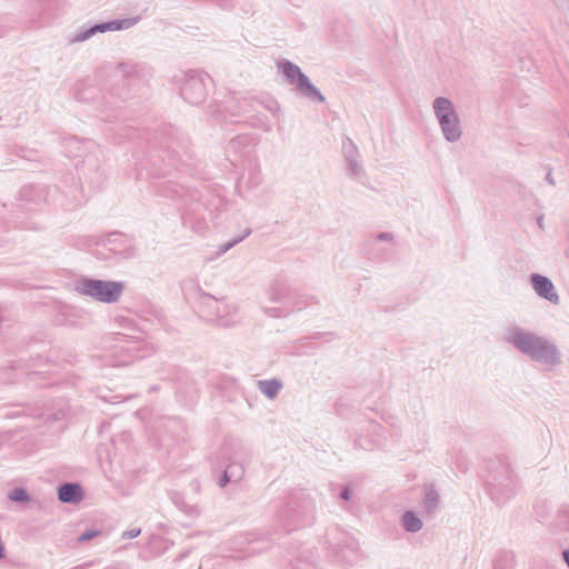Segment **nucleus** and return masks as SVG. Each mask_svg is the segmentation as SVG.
Instances as JSON below:
<instances>
[{
    "instance_id": "obj_23",
    "label": "nucleus",
    "mask_w": 569,
    "mask_h": 569,
    "mask_svg": "<svg viewBox=\"0 0 569 569\" xmlns=\"http://www.w3.org/2000/svg\"><path fill=\"white\" fill-rule=\"evenodd\" d=\"M250 233H251V229H246L241 236L236 237V238L227 241L226 243H222L218 248L217 256L218 257L222 256L223 253L229 251L231 248H233L234 246L240 243L242 240H244Z\"/></svg>"
},
{
    "instance_id": "obj_24",
    "label": "nucleus",
    "mask_w": 569,
    "mask_h": 569,
    "mask_svg": "<svg viewBox=\"0 0 569 569\" xmlns=\"http://www.w3.org/2000/svg\"><path fill=\"white\" fill-rule=\"evenodd\" d=\"M8 498L13 502H28L30 500L28 491L22 487L13 488L9 492Z\"/></svg>"
},
{
    "instance_id": "obj_18",
    "label": "nucleus",
    "mask_w": 569,
    "mask_h": 569,
    "mask_svg": "<svg viewBox=\"0 0 569 569\" xmlns=\"http://www.w3.org/2000/svg\"><path fill=\"white\" fill-rule=\"evenodd\" d=\"M515 556L510 551H501L493 559V569H513Z\"/></svg>"
},
{
    "instance_id": "obj_6",
    "label": "nucleus",
    "mask_w": 569,
    "mask_h": 569,
    "mask_svg": "<svg viewBox=\"0 0 569 569\" xmlns=\"http://www.w3.org/2000/svg\"><path fill=\"white\" fill-rule=\"evenodd\" d=\"M209 82L211 78L208 73L190 70L184 73L180 94L188 103L198 106L207 99Z\"/></svg>"
},
{
    "instance_id": "obj_5",
    "label": "nucleus",
    "mask_w": 569,
    "mask_h": 569,
    "mask_svg": "<svg viewBox=\"0 0 569 569\" xmlns=\"http://www.w3.org/2000/svg\"><path fill=\"white\" fill-rule=\"evenodd\" d=\"M277 67L284 77L286 81L289 84L295 86L301 97L308 99L311 102L322 103L326 101L325 96L301 71L298 64L283 59L277 63Z\"/></svg>"
},
{
    "instance_id": "obj_31",
    "label": "nucleus",
    "mask_w": 569,
    "mask_h": 569,
    "mask_svg": "<svg viewBox=\"0 0 569 569\" xmlns=\"http://www.w3.org/2000/svg\"><path fill=\"white\" fill-rule=\"evenodd\" d=\"M351 496H352L351 489L348 486L342 487V489L339 493V497L342 500L348 501V500H350Z\"/></svg>"
},
{
    "instance_id": "obj_36",
    "label": "nucleus",
    "mask_w": 569,
    "mask_h": 569,
    "mask_svg": "<svg viewBox=\"0 0 569 569\" xmlns=\"http://www.w3.org/2000/svg\"><path fill=\"white\" fill-rule=\"evenodd\" d=\"M174 161L176 160L170 156L168 167H172Z\"/></svg>"
},
{
    "instance_id": "obj_7",
    "label": "nucleus",
    "mask_w": 569,
    "mask_h": 569,
    "mask_svg": "<svg viewBox=\"0 0 569 569\" xmlns=\"http://www.w3.org/2000/svg\"><path fill=\"white\" fill-rule=\"evenodd\" d=\"M98 249L94 256L98 259H109L111 254L120 258H129L132 256V243L129 238L120 232H111L97 241Z\"/></svg>"
},
{
    "instance_id": "obj_2",
    "label": "nucleus",
    "mask_w": 569,
    "mask_h": 569,
    "mask_svg": "<svg viewBox=\"0 0 569 569\" xmlns=\"http://www.w3.org/2000/svg\"><path fill=\"white\" fill-rule=\"evenodd\" d=\"M489 476L486 480L491 499L499 506L508 502L518 489V480L508 462L490 461Z\"/></svg>"
},
{
    "instance_id": "obj_3",
    "label": "nucleus",
    "mask_w": 569,
    "mask_h": 569,
    "mask_svg": "<svg viewBox=\"0 0 569 569\" xmlns=\"http://www.w3.org/2000/svg\"><path fill=\"white\" fill-rule=\"evenodd\" d=\"M123 290L124 283L121 281L82 278L74 282V291L79 295L103 303L119 301Z\"/></svg>"
},
{
    "instance_id": "obj_35",
    "label": "nucleus",
    "mask_w": 569,
    "mask_h": 569,
    "mask_svg": "<svg viewBox=\"0 0 569 569\" xmlns=\"http://www.w3.org/2000/svg\"><path fill=\"white\" fill-rule=\"evenodd\" d=\"M538 226L542 229L543 228V218H538Z\"/></svg>"
},
{
    "instance_id": "obj_21",
    "label": "nucleus",
    "mask_w": 569,
    "mask_h": 569,
    "mask_svg": "<svg viewBox=\"0 0 569 569\" xmlns=\"http://www.w3.org/2000/svg\"><path fill=\"white\" fill-rule=\"evenodd\" d=\"M183 187L179 183H172L171 181L164 182L161 187V192L166 197L182 198Z\"/></svg>"
},
{
    "instance_id": "obj_19",
    "label": "nucleus",
    "mask_w": 569,
    "mask_h": 569,
    "mask_svg": "<svg viewBox=\"0 0 569 569\" xmlns=\"http://www.w3.org/2000/svg\"><path fill=\"white\" fill-rule=\"evenodd\" d=\"M302 306L299 307H266L263 312L270 318H284L288 317L295 310H301Z\"/></svg>"
},
{
    "instance_id": "obj_26",
    "label": "nucleus",
    "mask_w": 569,
    "mask_h": 569,
    "mask_svg": "<svg viewBox=\"0 0 569 569\" xmlns=\"http://www.w3.org/2000/svg\"><path fill=\"white\" fill-rule=\"evenodd\" d=\"M226 469L231 470V480L232 481L241 480V478L243 476V469L240 465L230 463Z\"/></svg>"
},
{
    "instance_id": "obj_12",
    "label": "nucleus",
    "mask_w": 569,
    "mask_h": 569,
    "mask_svg": "<svg viewBox=\"0 0 569 569\" xmlns=\"http://www.w3.org/2000/svg\"><path fill=\"white\" fill-rule=\"evenodd\" d=\"M83 497V489L77 482H63L58 487V499L63 503H79Z\"/></svg>"
},
{
    "instance_id": "obj_13",
    "label": "nucleus",
    "mask_w": 569,
    "mask_h": 569,
    "mask_svg": "<svg viewBox=\"0 0 569 569\" xmlns=\"http://www.w3.org/2000/svg\"><path fill=\"white\" fill-rule=\"evenodd\" d=\"M337 556L345 565H352L359 559L358 543L353 540L346 542L345 546L339 547Z\"/></svg>"
},
{
    "instance_id": "obj_8",
    "label": "nucleus",
    "mask_w": 569,
    "mask_h": 569,
    "mask_svg": "<svg viewBox=\"0 0 569 569\" xmlns=\"http://www.w3.org/2000/svg\"><path fill=\"white\" fill-rule=\"evenodd\" d=\"M138 22V18L114 19L106 22H98L90 27H82L70 40L69 43H78L86 41L97 33L107 31L126 30L133 27Z\"/></svg>"
},
{
    "instance_id": "obj_27",
    "label": "nucleus",
    "mask_w": 569,
    "mask_h": 569,
    "mask_svg": "<svg viewBox=\"0 0 569 569\" xmlns=\"http://www.w3.org/2000/svg\"><path fill=\"white\" fill-rule=\"evenodd\" d=\"M101 533L100 530H97V529H88L86 531H83L79 537H78V541L79 542H87L96 537H98L99 535Z\"/></svg>"
},
{
    "instance_id": "obj_22",
    "label": "nucleus",
    "mask_w": 569,
    "mask_h": 569,
    "mask_svg": "<svg viewBox=\"0 0 569 569\" xmlns=\"http://www.w3.org/2000/svg\"><path fill=\"white\" fill-rule=\"evenodd\" d=\"M342 154H343L345 161L348 159L360 157L358 147L349 137H346L342 142Z\"/></svg>"
},
{
    "instance_id": "obj_25",
    "label": "nucleus",
    "mask_w": 569,
    "mask_h": 569,
    "mask_svg": "<svg viewBox=\"0 0 569 569\" xmlns=\"http://www.w3.org/2000/svg\"><path fill=\"white\" fill-rule=\"evenodd\" d=\"M117 69L124 77H132V76H134L137 73V66L128 63V62H120V63H118Z\"/></svg>"
},
{
    "instance_id": "obj_34",
    "label": "nucleus",
    "mask_w": 569,
    "mask_h": 569,
    "mask_svg": "<svg viewBox=\"0 0 569 569\" xmlns=\"http://www.w3.org/2000/svg\"><path fill=\"white\" fill-rule=\"evenodd\" d=\"M168 173H169V171H168L167 169H163V170H162V169H160V170L157 172V174H158V176H167Z\"/></svg>"
},
{
    "instance_id": "obj_30",
    "label": "nucleus",
    "mask_w": 569,
    "mask_h": 569,
    "mask_svg": "<svg viewBox=\"0 0 569 569\" xmlns=\"http://www.w3.org/2000/svg\"><path fill=\"white\" fill-rule=\"evenodd\" d=\"M140 533H141L140 528H132L130 530L124 531L122 533V538L123 539H132V538H137Z\"/></svg>"
},
{
    "instance_id": "obj_4",
    "label": "nucleus",
    "mask_w": 569,
    "mask_h": 569,
    "mask_svg": "<svg viewBox=\"0 0 569 569\" xmlns=\"http://www.w3.org/2000/svg\"><path fill=\"white\" fill-rule=\"evenodd\" d=\"M432 109L443 138L448 142L459 141L462 137V127L452 101L446 97H438L432 102Z\"/></svg>"
},
{
    "instance_id": "obj_11",
    "label": "nucleus",
    "mask_w": 569,
    "mask_h": 569,
    "mask_svg": "<svg viewBox=\"0 0 569 569\" xmlns=\"http://www.w3.org/2000/svg\"><path fill=\"white\" fill-rule=\"evenodd\" d=\"M291 288L283 281H273L267 290L269 300L273 303H279L283 307H299L298 301L291 297Z\"/></svg>"
},
{
    "instance_id": "obj_28",
    "label": "nucleus",
    "mask_w": 569,
    "mask_h": 569,
    "mask_svg": "<svg viewBox=\"0 0 569 569\" xmlns=\"http://www.w3.org/2000/svg\"><path fill=\"white\" fill-rule=\"evenodd\" d=\"M64 417H66V411L62 409H59L53 413L47 415L46 421L48 423H52V422L62 420Z\"/></svg>"
},
{
    "instance_id": "obj_15",
    "label": "nucleus",
    "mask_w": 569,
    "mask_h": 569,
    "mask_svg": "<svg viewBox=\"0 0 569 569\" xmlns=\"http://www.w3.org/2000/svg\"><path fill=\"white\" fill-rule=\"evenodd\" d=\"M401 523L406 531L416 533L422 528V521L415 511L408 510L401 517Z\"/></svg>"
},
{
    "instance_id": "obj_14",
    "label": "nucleus",
    "mask_w": 569,
    "mask_h": 569,
    "mask_svg": "<svg viewBox=\"0 0 569 569\" xmlns=\"http://www.w3.org/2000/svg\"><path fill=\"white\" fill-rule=\"evenodd\" d=\"M282 388V381L276 378L258 381L259 391L262 395H264L268 399H274Z\"/></svg>"
},
{
    "instance_id": "obj_29",
    "label": "nucleus",
    "mask_w": 569,
    "mask_h": 569,
    "mask_svg": "<svg viewBox=\"0 0 569 569\" xmlns=\"http://www.w3.org/2000/svg\"><path fill=\"white\" fill-rule=\"evenodd\" d=\"M231 481H232V480H231V470H227V469H226V470L221 473V476H220V478H219V480H218V485H219L221 488H223V487H226V486H227L229 482H231Z\"/></svg>"
},
{
    "instance_id": "obj_32",
    "label": "nucleus",
    "mask_w": 569,
    "mask_h": 569,
    "mask_svg": "<svg viewBox=\"0 0 569 569\" xmlns=\"http://www.w3.org/2000/svg\"><path fill=\"white\" fill-rule=\"evenodd\" d=\"M392 239L393 236L390 232H380L377 234V240L379 241H391Z\"/></svg>"
},
{
    "instance_id": "obj_33",
    "label": "nucleus",
    "mask_w": 569,
    "mask_h": 569,
    "mask_svg": "<svg viewBox=\"0 0 569 569\" xmlns=\"http://www.w3.org/2000/svg\"><path fill=\"white\" fill-rule=\"evenodd\" d=\"M546 180H547V181H548V183H549V184H551V186H555V184H556L555 179H553V177H552V174H551V172H550V171L547 173V176H546Z\"/></svg>"
},
{
    "instance_id": "obj_9",
    "label": "nucleus",
    "mask_w": 569,
    "mask_h": 569,
    "mask_svg": "<svg viewBox=\"0 0 569 569\" xmlns=\"http://www.w3.org/2000/svg\"><path fill=\"white\" fill-rule=\"evenodd\" d=\"M206 305L216 313V321L221 327H230L234 325L237 319V308L223 300H218L211 296H207Z\"/></svg>"
},
{
    "instance_id": "obj_17",
    "label": "nucleus",
    "mask_w": 569,
    "mask_h": 569,
    "mask_svg": "<svg viewBox=\"0 0 569 569\" xmlns=\"http://www.w3.org/2000/svg\"><path fill=\"white\" fill-rule=\"evenodd\" d=\"M252 137L249 134H239L231 139L228 143L227 151L241 153V151L252 144Z\"/></svg>"
},
{
    "instance_id": "obj_20",
    "label": "nucleus",
    "mask_w": 569,
    "mask_h": 569,
    "mask_svg": "<svg viewBox=\"0 0 569 569\" xmlns=\"http://www.w3.org/2000/svg\"><path fill=\"white\" fill-rule=\"evenodd\" d=\"M348 176L352 179H361L366 176L365 169L359 161V158L346 160Z\"/></svg>"
},
{
    "instance_id": "obj_1",
    "label": "nucleus",
    "mask_w": 569,
    "mask_h": 569,
    "mask_svg": "<svg viewBox=\"0 0 569 569\" xmlns=\"http://www.w3.org/2000/svg\"><path fill=\"white\" fill-rule=\"evenodd\" d=\"M506 341L530 360L548 369H552L561 363V355L558 347L537 333L526 331L516 326L508 330Z\"/></svg>"
},
{
    "instance_id": "obj_16",
    "label": "nucleus",
    "mask_w": 569,
    "mask_h": 569,
    "mask_svg": "<svg viewBox=\"0 0 569 569\" xmlns=\"http://www.w3.org/2000/svg\"><path fill=\"white\" fill-rule=\"evenodd\" d=\"M439 495L433 485H430L426 489L423 508L427 513L433 515L438 508Z\"/></svg>"
},
{
    "instance_id": "obj_10",
    "label": "nucleus",
    "mask_w": 569,
    "mask_h": 569,
    "mask_svg": "<svg viewBox=\"0 0 569 569\" xmlns=\"http://www.w3.org/2000/svg\"><path fill=\"white\" fill-rule=\"evenodd\" d=\"M529 281L538 297L551 302L552 305H559L560 297L553 282L548 277L540 273H531Z\"/></svg>"
}]
</instances>
